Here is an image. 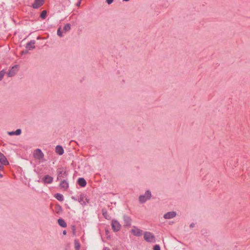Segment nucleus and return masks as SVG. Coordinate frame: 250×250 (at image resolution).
I'll return each instance as SVG.
<instances>
[{"label": "nucleus", "mask_w": 250, "mask_h": 250, "mask_svg": "<svg viewBox=\"0 0 250 250\" xmlns=\"http://www.w3.org/2000/svg\"><path fill=\"white\" fill-rule=\"evenodd\" d=\"M176 215V212L175 211H169L166 213L164 217L165 219H171L175 217Z\"/></svg>", "instance_id": "nucleus-12"}, {"label": "nucleus", "mask_w": 250, "mask_h": 250, "mask_svg": "<svg viewBox=\"0 0 250 250\" xmlns=\"http://www.w3.org/2000/svg\"><path fill=\"white\" fill-rule=\"evenodd\" d=\"M114 0H106V2L108 4H110L113 2Z\"/></svg>", "instance_id": "nucleus-33"}, {"label": "nucleus", "mask_w": 250, "mask_h": 250, "mask_svg": "<svg viewBox=\"0 0 250 250\" xmlns=\"http://www.w3.org/2000/svg\"><path fill=\"white\" fill-rule=\"evenodd\" d=\"M153 250H161L160 246L159 245H155L153 246Z\"/></svg>", "instance_id": "nucleus-28"}, {"label": "nucleus", "mask_w": 250, "mask_h": 250, "mask_svg": "<svg viewBox=\"0 0 250 250\" xmlns=\"http://www.w3.org/2000/svg\"><path fill=\"white\" fill-rule=\"evenodd\" d=\"M105 232L106 235H107L106 236V238L107 239H110V236L109 235H108V234L109 233V231L107 229H106L105 230Z\"/></svg>", "instance_id": "nucleus-29"}, {"label": "nucleus", "mask_w": 250, "mask_h": 250, "mask_svg": "<svg viewBox=\"0 0 250 250\" xmlns=\"http://www.w3.org/2000/svg\"><path fill=\"white\" fill-rule=\"evenodd\" d=\"M82 0H78V1L77 2L76 5L78 7L80 6L81 4Z\"/></svg>", "instance_id": "nucleus-34"}, {"label": "nucleus", "mask_w": 250, "mask_h": 250, "mask_svg": "<svg viewBox=\"0 0 250 250\" xmlns=\"http://www.w3.org/2000/svg\"><path fill=\"white\" fill-rule=\"evenodd\" d=\"M62 171H61V170H59L57 171L58 177L57 178V180H59V177H62L63 178L64 177L62 175Z\"/></svg>", "instance_id": "nucleus-23"}, {"label": "nucleus", "mask_w": 250, "mask_h": 250, "mask_svg": "<svg viewBox=\"0 0 250 250\" xmlns=\"http://www.w3.org/2000/svg\"><path fill=\"white\" fill-rule=\"evenodd\" d=\"M8 135H9L10 136L14 135H15V132L14 131L8 132Z\"/></svg>", "instance_id": "nucleus-35"}, {"label": "nucleus", "mask_w": 250, "mask_h": 250, "mask_svg": "<svg viewBox=\"0 0 250 250\" xmlns=\"http://www.w3.org/2000/svg\"><path fill=\"white\" fill-rule=\"evenodd\" d=\"M111 227L114 232L119 231L121 228V225L119 222L116 220H112L111 223Z\"/></svg>", "instance_id": "nucleus-4"}, {"label": "nucleus", "mask_w": 250, "mask_h": 250, "mask_svg": "<svg viewBox=\"0 0 250 250\" xmlns=\"http://www.w3.org/2000/svg\"><path fill=\"white\" fill-rule=\"evenodd\" d=\"M44 0H35L34 3L32 4V7L37 9L42 6L44 4Z\"/></svg>", "instance_id": "nucleus-8"}, {"label": "nucleus", "mask_w": 250, "mask_h": 250, "mask_svg": "<svg viewBox=\"0 0 250 250\" xmlns=\"http://www.w3.org/2000/svg\"><path fill=\"white\" fill-rule=\"evenodd\" d=\"M130 232L136 236H140L143 234V230L136 226H133V229L130 230Z\"/></svg>", "instance_id": "nucleus-6"}, {"label": "nucleus", "mask_w": 250, "mask_h": 250, "mask_svg": "<svg viewBox=\"0 0 250 250\" xmlns=\"http://www.w3.org/2000/svg\"><path fill=\"white\" fill-rule=\"evenodd\" d=\"M129 0H123L124 1H129Z\"/></svg>", "instance_id": "nucleus-42"}, {"label": "nucleus", "mask_w": 250, "mask_h": 250, "mask_svg": "<svg viewBox=\"0 0 250 250\" xmlns=\"http://www.w3.org/2000/svg\"><path fill=\"white\" fill-rule=\"evenodd\" d=\"M47 11L46 10H43L40 14V17L42 19H45L46 18L47 16Z\"/></svg>", "instance_id": "nucleus-21"}, {"label": "nucleus", "mask_w": 250, "mask_h": 250, "mask_svg": "<svg viewBox=\"0 0 250 250\" xmlns=\"http://www.w3.org/2000/svg\"><path fill=\"white\" fill-rule=\"evenodd\" d=\"M71 198H72V199H73L74 201H77L78 200L77 198L76 197H75V196H72Z\"/></svg>", "instance_id": "nucleus-38"}, {"label": "nucleus", "mask_w": 250, "mask_h": 250, "mask_svg": "<svg viewBox=\"0 0 250 250\" xmlns=\"http://www.w3.org/2000/svg\"><path fill=\"white\" fill-rule=\"evenodd\" d=\"M71 29V25L70 23H67L64 25L63 30L65 32L69 31Z\"/></svg>", "instance_id": "nucleus-20"}, {"label": "nucleus", "mask_w": 250, "mask_h": 250, "mask_svg": "<svg viewBox=\"0 0 250 250\" xmlns=\"http://www.w3.org/2000/svg\"><path fill=\"white\" fill-rule=\"evenodd\" d=\"M72 230L73 231L74 234H75V230H76L75 226H72Z\"/></svg>", "instance_id": "nucleus-37"}, {"label": "nucleus", "mask_w": 250, "mask_h": 250, "mask_svg": "<svg viewBox=\"0 0 250 250\" xmlns=\"http://www.w3.org/2000/svg\"><path fill=\"white\" fill-rule=\"evenodd\" d=\"M103 250H110V249L107 247H104Z\"/></svg>", "instance_id": "nucleus-40"}, {"label": "nucleus", "mask_w": 250, "mask_h": 250, "mask_svg": "<svg viewBox=\"0 0 250 250\" xmlns=\"http://www.w3.org/2000/svg\"><path fill=\"white\" fill-rule=\"evenodd\" d=\"M151 197V193L149 190H147L145 194L140 195L139 197V202L141 203H144L147 200H149Z\"/></svg>", "instance_id": "nucleus-1"}, {"label": "nucleus", "mask_w": 250, "mask_h": 250, "mask_svg": "<svg viewBox=\"0 0 250 250\" xmlns=\"http://www.w3.org/2000/svg\"><path fill=\"white\" fill-rule=\"evenodd\" d=\"M89 202V200L87 199V198H85V201H83L82 203H81V204L83 206H85L86 205V203H88Z\"/></svg>", "instance_id": "nucleus-31"}, {"label": "nucleus", "mask_w": 250, "mask_h": 250, "mask_svg": "<svg viewBox=\"0 0 250 250\" xmlns=\"http://www.w3.org/2000/svg\"><path fill=\"white\" fill-rule=\"evenodd\" d=\"M62 234L63 235H66V231L65 230H64L63 231H62Z\"/></svg>", "instance_id": "nucleus-41"}, {"label": "nucleus", "mask_w": 250, "mask_h": 250, "mask_svg": "<svg viewBox=\"0 0 250 250\" xmlns=\"http://www.w3.org/2000/svg\"><path fill=\"white\" fill-rule=\"evenodd\" d=\"M55 209H56V212L57 214L60 213L62 211V209L61 206H60L59 204H57L56 205Z\"/></svg>", "instance_id": "nucleus-19"}, {"label": "nucleus", "mask_w": 250, "mask_h": 250, "mask_svg": "<svg viewBox=\"0 0 250 250\" xmlns=\"http://www.w3.org/2000/svg\"><path fill=\"white\" fill-rule=\"evenodd\" d=\"M74 246L76 250H80V244L78 240H75L74 241Z\"/></svg>", "instance_id": "nucleus-22"}, {"label": "nucleus", "mask_w": 250, "mask_h": 250, "mask_svg": "<svg viewBox=\"0 0 250 250\" xmlns=\"http://www.w3.org/2000/svg\"><path fill=\"white\" fill-rule=\"evenodd\" d=\"M123 219L125 222V226L126 227H129L131 225V219L130 217L126 215L123 216Z\"/></svg>", "instance_id": "nucleus-10"}, {"label": "nucleus", "mask_w": 250, "mask_h": 250, "mask_svg": "<svg viewBox=\"0 0 250 250\" xmlns=\"http://www.w3.org/2000/svg\"><path fill=\"white\" fill-rule=\"evenodd\" d=\"M195 226V224L194 223H192L190 225V228H193Z\"/></svg>", "instance_id": "nucleus-39"}, {"label": "nucleus", "mask_w": 250, "mask_h": 250, "mask_svg": "<svg viewBox=\"0 0 250 250\" xmlns=\"http://www.w3.org/2000/svg\"><path fill=\"white\" fill-rule=\"evenodd\" d=\"M102 212L103 215L104 216L105 219L107 220H109L110 219L111 217L107 214V210L106 208H103L102 209Z\"/></svg>", "instance_id": "nucleus-17"}, {"label": "nucleus", "mask_w": 250, "mask_h": 250, "mask_svg": "<svg viewBox=\"0 0 250 250\" xmlns=\"http://www.w3.org/2000/svg\"><path fill=\"white\" fill-rule=\"evenodd\" d=\"M5 71L4 69H3L0 71V81H1L2 80L4 75H5Z\"/></svg>", "instance_id": "nucleus-25"}, {"label": "nucleus", "mask_w": 250, "mask_h": 250, "mask_svg": "<svg viewBox=\"0 0 250 250\" xmlns=\"http://www.w3.org/2000/svg\"><path fill=\"white\" fill-rule=\"evenodd\" d=\"M57 35L60 37H62V31H61V27H60L59 28H58V30H57Z\"/></svg>", "instance_id": "nucleus-24"}, {"label": "nucleus", "mask_w": 250, "mask_h": 250, "mask_svg": "<svg viewBox=\"0 0 250 250\" xmlns=\"http://www.w3.org/2000/svg\"><path fill=\"white\" fill-rule=\"evenodd\" d=\"M53 180V177L49 175H45L42 179V182H43L44 184H51L52 183Z\"/></svg>", "instance_id": "nucleus-7"}, {"label": "nucleus", "mask_w": 250, "mask_h": 250, "mask_svg": "<svg viewBox=\"0 0 250 250\" xmlns=\"http://www.w3.org/2000/svg\"><path fill=\"white\" fill-rule=\"evenodd\" d=\"M144 238L147 242L154 243L156 242L155 236L150 232H145L144 234Z\"/></svg>", "instance_id": "nucleus-2"}, {"label": "nucleus", "mask_w": 250, "mask_h": 250, "mask_svg": "<svg viewBox=\"0 0 250 250\" xmlns=\"http://www.w3.org/2000/svg\"><path fill=\"white\" fill-rule=\"evenodd\" d=\"M60 187L64 189V190L67 189L69 187L68 182L66 181L65 180H62L60 184Z\"/></svg>", "instance_id": "nucleus-14"}, {"label": "nucleus", "mask_w": 250, "mask_h": 250, "mask_svg": "<svg viewBox=\"0 0 250 250\" xmlns=\"http://www.w3.org/2000/svg\"><path fill=\"white\" fill-rule=\"evenodd\" d=\"M35 43L36 42L35 40H31L30 42L26 43L25 48L28 50H33L35 48V46L34 45Z\"/></svg>", "instance_id": "nucleus-9"}, {"label": "nucleus", "mask_w": 250, "mask_h": 250, "mask_svg": "<svg viewBox=\"0 0 250 250\" xmlns=\"http://www.w3.org/2000/svg\"><path fill=\"white\" fill-rule=\"evenodd\" d=\"M29 50H28V49H26L25 50H24L22 51L21 52V55H25V54H26L28 53V52H29L28 51Z\"/></svg>", "instance_id": "nucleus-30"}, {"label": "nucleus", "mask_w": 250, "mask_h": 250, "mask_svg": "<svg viewBox=\"0 0 250 250\" xmlns=\"http://www.w3.org/2000/svg\"><path fill=\"white\" fill-rule=\"evenodd\" d=\"M15 135H20L21 133V129H17L16 131H14Z\"/></svg>", "instance_id": "nucleus-26"}, {"label": "nucleus", "mask_w": 250, "mask_h": 250, "mask_svg": "<svg viewBox=\"0 0 250 250\" xmlns=\"http://www.w3.org/2000/svg\"><path fill=\"white\" fill-rule=\"evenodd\" d=\"M33 155L34 157L36 159H38L42 161H43L44 160V154L43 153L41 149L40 148H37L36 149H35Z\"/></svg>", "instance_id": "nucleus-3"}, {"label": "nucleus", "mask_w": 250, "mask_h": 250, "mask_svg": "<svg viewBox=\"0 0 250 250\" xmlns=\"http://www.w3.org/2000/svg\"><path fill=\"white\" fill-rule=\"evenodd\" d=\"M4 166H5V165H3L1 163H0V171H2L4 169Z\"/></svg>", "instance_id": "nucleus-32"}, {"label": "nucleus", "mask_w": 250, "mask_h": 250, "mask_svg": "<svg viewBox=\"0 0 250 250\" xmlns=\"http://www.w3.org/2000/svg\"><path fill=\"white\" fill-rule=\"evenodd\" d=\"M83 199H84V195L81 194L80 195V199H78L79 202L81 204L84 201Z\"/></svg>", "instance_id": "nucleus-27"}, {"label": "nucleus", "mask_w": 250, "mask_h": 250, "mask_svg": "<svg viewBox=\"0 0 250 250\" xmlns=\"http://www.w3.org/2000/svg\"><path fill=\"white\" fill-rule=\"evenodd\" d=\"M19 68V65H15L14 66H12L11 68L9 70V71L7 72V75L8 77H11L14 76L17 72L18 71Z\"/></svg>", "instance_id": "nucleus-5"}, {"label": "nucleus", "mask_w": 250, "mask_h": 250, "mask_svg": "<svg viewBox=\"0 0 250 250\" xmlns=\"http://www.w3.org/2000/svg\"><path fill=\"white\" fill-rule=\"evenodd\" d=\"M56 152L59 155H62L64 153V150L62 146L58 145L56 146Z\"/></svg>", "instance_id": "nucleus-15"}, {"label": "nucleus", "mask_w": 250, "mask_h": 250, "mask_svg": "<svg viewBox=\"0 0 250 250\" xmlns=\"http://www.w3.org/2000/svg\"><path fill=\"white\" fill-rule=\"evenodd\" d=\"M58 224L62 228H66L67 227V224L65 221L62 218H59L58 220Z\"/></svg>", "instance_id": "nucleus-16"}, {"label": "nucleus", "mask_w": 250, "mask_h": 250, "mask_svg": "<svg viewBox=\"0 0 250 250\" xmlns=\"http://www.w3.org/2000/svg\"><path fill=\"white\" fill-rule=\"evenodd\" d=\"M77 183L81 187H85L87 184L86 180L83 177L78 178L77 180Z\"/></svg>", "instance_id": "nucleus-13"}, {"label": "nucleus", "mask_w": 250, "mask_h": 250, "mask_svg": "<svg viewBox=\"0 0 250 250\" xmlns=\"http://www.w3.org/2000/svg\"><path fill=\"white\" fill-rule=\"evenodd\" d=\"M0 163L5 165H9V162L7 160L5 156L4 155L3 153L0 152Z\"/></svg>", "instance_id": "nucleus-11"}, {"label": "nucleus", "mask_w": 250, "mask_h": 250, "mask_svg": "<svg viewBox=\"0 0 250 250\" xmlns=\"http://www.w3.org/2000/svg\"><path fill=\"white\" fill-rule=\"evenodd\" d=\"M62 175H63V176H67L68 175V174L67 173L66 171H62Z\"/></svg>", "instance_id": "nucleus-36"}, {"label": "nucleus", "mask_w": 250, "mask_h": 250, "mask_svg": "<svg viewBox=\"0 0 250 250\" xmlns=\"http://www.w3.org/2000/svg\"><path fill=\"white\" fill-rule=\"evenodd\" d=\"M54 197L59 201H62L64 199L63 196L61 193L55 194Z\"/></svg>", "instance_id": "nucleus-18"}]
</instances>
